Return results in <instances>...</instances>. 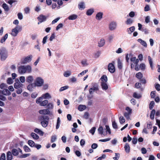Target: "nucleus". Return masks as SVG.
I'll list each match as a JSON object with an SVG mask.
<instances>
[{
	"label": "nucleus",
	"mask_w": 160,
	"mask_h": 160,
	"mask_svg": "<svg viewBox=\"0 0 160 160\" xmlns=\"http://www.w3.org/2000/svg\"><path fill=\"white\" fill-rule=\"evenodd\" d=\"M51 96L48 93H46L42 94L41 97L37 98L36 99V103L41 106H45L48 103V101L47 100L42 101V98L44 99H50Z\"/></svg>",
	"instance_id": "1"
},
{
	"label": "nucleus",
	"mask_w": 160,
	"mask_h": 160,
	"mask_svg": "<svg viewBox=\"0 0 160 160\" xmlns=\"http://www.w3.org/2000/svg\"><path fill=\"white\" fill-rule=\"evenodd\" d=\"M31 67L29 65H28L26 66H21L18 68V72L21 74L24 73L26 72L30 73L31 72Z\"/></svg>",
	"instance_id": "2"
},
{
	"label": "nucleus",
	"mask_w": 160,
	"mask_h": 160,
	"mask_svg": "<svg viewBox=\"0 0 160 160\" xmlns=\"http://www.w3.org/2000/svg\"><path fill=\"white\" fill-rule=\"evenodd\" d=\"M49 119L47 115H42L39 117V119L41 121V123L43 127L46 128L47 127L48 124V122L45 120H48Z\"/></svg>",
	"instance_id": "3"
},
{
	"label": "nucleus",
	"mask_w": 160,
	"mask_h": 160,
	"mask_svg": "<svg viewBox=\"0 0 160 160\" xmlns=\"http://www.w3.org/2000/svg\"><path fill=\"white\" fill-rule=\"evenodd\" d=\"M0 55L1 60L4 61L8 57V52L5 50L2 49L0 50Z\"/></svg>",
	"instance_id": "4"
},
{
	"label": "nucleus",
	"mask_w": 160,
	"mask_h": 160,
	"mask_svg": "<svg viewBox=\"0 0 160 160\" xmlns=\"http://www.w3.org/2000/svg\"><path fill=\"white\" fill-rule=\"evenodd\" d=\"M44 83V80L41 78L38 77L36 78L34 84L37 87L42 86Z\"/></svg>",
	"instance_id": "5"
},
{
	"label": "nucleus",
	"mask_w": 160,
	"mask_h": 160,
	"mask_svg": "<svg viewBox=\"0 0 160 160\" xmlns=\"http://www.w3.org/2000/svg\"><path fill=\"white\" fill-rule=\"evenodd\" d=\"M114 62L113 61L112 62L109 63L108 66V70L111 73H114L115 71V68L114 65Z\"/></svg>",
	"instance_id": "6"
},
{
	"label": "nucleus",
	"mask_w": 160,
	"mask_h": 160,
	"mask_svg": "<svg viewBox=\"0 0 160 160\" xmlns=\"http://www.w3.org/2000/svg\"><path fill=\"white\" fill-rule=\"evenodd\" d=\"M32 56L30 55L26 57L24 59L21 60V64H24L30 62L32 60Z\"/></svg>",
	"instance_id": "7"
},
{
	"label": "nucleus",
	"mask_w": 160,
	"mask_h": 160,
	"mask_svg": "<svg viewBox=\"0 0 160 160\" xmlns=\"http://www.w3.org/2000/svg\"><path fill=\"white\" fill-rule=\"evenodd\" d=\"M15 81L16 82L14 85V87L15 88L18 89V88L22 87L23 84L20 82L18 79H16Z\"/></svg>",
	"instance_id": "8"
},
{
	"label": "nucleus",
	"mask_w": 160,
	"mask_h": 160,
	"mask_svg": "<svg viewBox=\"0 0 160 160\" xmlns=\"http://www.w3.org/2000/svg\"><path fill=\"white\" fill-rule=\"evenodd\" d=\"M37 18L38 21H40V22H43L46 21L47 17L43 15H40Z\"/></svg>",
	"instance_id": "9"
},
{
	"label": "nucleus",
	"mask_w": 160,
	"mask_h": 160,
	"mask_svg": "<svg viewBox=\"0 0 160 160\" xmlns=\"http://www.w3.org/2000/svg\"><path fill=\"white\" fill-rule=\"evenodd\" d=\"M101 86L103 90L106 91L108 89V87L107 83L101 82Z\"/></svg>",
	"instance_id": "10"
},
{
	"label": "nucleus",
	"mask_w": 160,
	"mask_h": 160,
	"mask_svg": "<svg viewBox=\"0 0 160 160\" xmlns=\"http://www.w3.org/2000/svg\"><path fill=\"white\" fill-rule=\"evenodd\" d=\"M116 23L115 22H112L109 24V28L111 30H114L116 27Z\"/></svg>",
	"instance_id": "11"
},
{
	"label": "nucleus",
	"mask_w": 160,
	"mask_h": 160,
	"mask_svg": "<svg viewBox=\"0 0 160 160\" xmlns=\"http://www.w3.org/2000/svg\"><path fill=\"white\" fill-rule=\"evenodd\" d=\"M46 106V109H42V110H49L52 109L53 108V104L52 103H48L45 106Z\"/></svg>",
	"instance_id": "12"
},
{
	"label": "nucleus",
	"mask_w": 160,
	"mask_h": 160,
	"mask_svg": "<svg viewBox=\"0 0 160 160\" xmlns=\"http://www.w3.org/2000/svg\"><path fill=\"white\" fill-rule=\"evenodd\" d=\"M128 112H125L124 113V116L127 119H130V116L132 113V111H127Z\"/></svg>",
	"instance_id": "13"
},
{
	"label": "nucleus",
	"mask_w": 160,
	"mask_h": 160,
	"mask_svg": "<svg viewBox=\"0 0 160 160\" xmlns=\"http://www.w3.org/2000/svg\"><path fill=\"white\" fill-rule=\"evenodd\" d=\"M99 90L98 88V86L96 84V86L94 87H93L90 88L89 89V92L90 94H92L93 93L94 91H97Z\"/></svg>",
	"instance_id": "14"
},
{
	"label": "nucleus",
	"mask_w": 160,
	"mask_h": 160,
	"mask_svg": "<svg viewBox=\"0 0 160 160\" xmlns=\"http://www.w3.org/2000/svg\"><path fill=\"white\" fill-rule=\"evenodd\" d=\"M103 14L102 12H98L96 16V19L98 20H100L102 18Z\"/></svg>",
	"instance_id": "15"
},
{
	"label": "nucleus",
	"mask_w": 160,
	"mask_h": 160,
	"mask_svg": "<svg viewBox=\"0 0 160 160\" xmlns=\"http://www.w3.org/2000/svg\"><path fill=\"white\" fill-rule=\"evenodd\" d=\"M34 80L33 77L32 76H29L27 77L26 78V82L30 83L32 82Z\"/></svg>",
	"instance_id": "16"
},
{
	"label": "nucleus",
	"mask_w": 160,
	"mask_h": 160,
	"mask_svg": "<svg viewBox=\"0 0 160 160\" xmlns=\"http://www.w3.org/2000/svg\"><path fill=\"white\" fill-rule=\"evenodd\" d=\"M36 86H35L34 84V83H31L27 87V89L30 91H32L34 88V87H35Z\"/></svg>",
	"instance_id": "17"
},
{
	"label": "nucleus",
	"mask_w": 160,
	"mask_h": 160,
	"mask_svg": "<svg viewBox=\"0 0 160 160\" xmlns=\"http://www.w3.org/2000/svg\"><path fill=\"white\" fill-rule=\"evenodd\" d=\"M125 151L127 153H129L130 152V147L129 144L128 143H126L124 146Z\"/></svg>",
	"instance_id": "18"
},
{
	"label": "nucleus",
	"mask_w": 160,
	"mask_h": 160,
	"mask_svg": "<svg viewBox=\"0 0 160 160\" xmlns=\"http://www.w3.org/2000/svg\"><path fill=\"white\" fill-rule=\"evenodd\" d=\"M101 80V82L107 83L108 81V78L106 75H103L100 78Z\"/></svg>",
	"instance_id": "19"
},
{
	"label": "nucleus",
	"mask_w": 160,
	"mask_h": 160,
	"mask_svg": "<svg viewBox=\"0 0 160 160\" xmlns=\"http://www.w3.org/2000/svg\"><path fill=\"white\" fill-rule=\"evenodd\" d=\"M103 128L102 126H100L98 129V131L99 134L102 135L103 134L104 135H106L107 134V133L105 134H103Z\"/></svg>",
	"instance_id": "20"
},
{
	"label": "nucleus",
	"mask_w": 160,
	"mask_h": 160,
	"mask_svg": "<svg viewBox=\"0 0 160 160\" xmlns=\"http://www.w3.org/2000/svg\"><path fill=\"white\" fill-rule=\"evenodd\" d=\"M12 158L11 152L10 151H8L7 154V159L8 160H11Z\"/></svg>",
	"instance_id": "21"
},
{
	"label": "nucleus",
	"mask_w": 160,
	"mask_h": 160,
	"mask_svg": "<svg viewBox=\"0 0 160 160\" xmlns=\"http://www.w3.org/2000/svg\"><path fill=\"white\" fill-rule=\"evenodd\" d=\"M8 33L6 34L1 39L0 41V42L1 43H3V42H4L6 39L8 38Z\"/></svg>",
	"instance_id": "22"
},
{
	"label": "nucleus",
	"mask_w": 160,
	"mask_h": 160,
	"mask_svg": "<svg viewBox=\"0 0 160 160\" xmlns=\"http://www.w3.org/2000/svg\"><path fill=\"white\" fill-rule=\"evenodd\" d=\"M2 93L4 95H8L10 94V92L8 89H4L2 92Z\"/></svg>",
	"instance_id": "23"
},
{
	"label": "nucleus",
	"mask_w": 160,
	"mask_h": 160,
	"mask_svg": "<svg viewBox=\"0 0 160 160\" xmlns=\"http://www.w3.org/2000/svg\"><path fill=\"white\" fill-rule=\"evenodd\" d=\"M138 41L140 43L145 47H147V45L146 42L142 40L141 39L139 38L138 40Z\"/></svg>",
	"instance_id": "24"
},
{
	"label": "nucleus",
	"mask_w": 160,
	"mask_h": 160,
	"mask_svg": "<svg viewBox=\"0 0 160 160\" xmlns=\"http://www.w3.org/2000/svg\"><path fill=\"white\" fill-rule=\"evenodd\" d=\"M12 153L14 156H17L18 155L19 152L18 150L15 148H13L12 151Z\"/></svg>",
	"instance_id": "25"
},
{
	"label": "nucleus",
	"mask_w": 160,
	"mask_h": 160,
	"mask_svg": "<svg viewBox=\"0 0 160 160\" xmlns=\"http://www.w3.org/2000/svg\"><path fill=\"white\" fill-rule=\"evenodd\" d=\"M34 131L40 135L42 136L43 134V132L38 128H35L34 130Z\"/></svg>",
	"instance_id": "26"
},
{
	"label": "nucleus",
	"mask_w": 160,
	"mask_h": 160,
	"mask_svg": "<svg viewBox=\"0 0 160 160\" xmlns=\"http://www.w3.org/2000/svg\"><path fill=\"white\" fill-rule=\"evenodd\" d=\"M31 136L34 139L38 140L39 138V136L34 132H32Z\"/></svg>",
	"instance_id": "27"
},
{
	"label": "nucleus",
	"mask_w": 160,
	"mask_h": 160,
	"mask_svg": "<svg viewBox=\"0 0 160 160\" xmlns=\"http://www.w3.org/2000/svg\"><path fill=\"white\" fill-rule=\"evenodd\" d=\"M78 8L79 9L82 10L84 9L85 8L84 6V3L83 2H81L78 5Z\"/></svg>",
	"instance_id": "28"
},
{
	"label": "nucleus",
	"mask_w": 160,
	"mask_h": 160,
	"mask_svg": "<svg viewBox=\"0 0 160 160\" xmlns=\"http://www.w3.org/2000/svg\"><path fill=\"white\" fill-rule=\"evenodd\" d=\"M77 18V15L76 14H72L69 16L68 18L69 20H74L76 19Z\"/></svg>",
	"instance_id": "29"
},
{
	"label": "nucleus",
	"mask_w": 160,
	"mask_h": 160,
	"mask_svg": "<svg viewBox=\"0 0 160 160\" xmlns=\"http://www.w3.org/2000/svg\"><path fill=\"white\" fill-rule=\"evenodd\" d=\"M135 76L139 80L141 79L143 77V75L140 72L136 73Z\"/></svg>",
	"instance_id": "30"
},
{
	"label": "nucleus",
	"mask_w": 160,
	"mask_h": 160,
	"mask_svg": "<svg viewBox=\"0 0 160 160\" xmlns=\"http://www.w3.org/2000/svg\"><path fill=\"white\" fill-rule=\"evenodd\" d=\"M2 7L6 11H8L9 10V8L8 5L5 3H3L2 4Z\"/></svg>",
	"instance_id": "31"
},
{
	"label": "nucleus",
	"mask_w": 160,
	"mask_h": 160,
	"mask_svg": "<svg viewBox=\"0 0 160 160\" xmlns=\"http://www.w3.org/2000/svg\"><path fill=\"white\" fill-rule=\"evenodd\" d=\"M105 43V40L103 38L101 39L100 40V41L98 43V46L99 47L103 46L104 45Z\"/></svg>",
	"instance_id": "32"
},
{
	"label": "nucleus",
	"mask_w": 160,
	"mask_h": 160,
	"mask_svg": "<svg viewBox=\"0 0 160 160\" xmlns=\"http://www.w3.org/2000/svg\"><path fill=\"white\" fill-rule=\"evenodd\" d=\"M94 11L93 9H89L86 12V14L88 16H90L94 12Z\"/></svg>",
	"instance_id": "33"
},
{
	"label": "nucleus",
	"mask_w": 160,
	"mask_h": 160,
	"mask_svg": "<svg viewBox=\"0 0 160 160\" xmlns=\"http://www.w3.org/2000/svg\"><path fill=\"white\" fill-rule=\"evenodd\" d=\"M148 58L149 62V63L150 65V66L151 68L152 69L153 67V64H152L153 62H152V58H151V57L150 56H148Z\"/></svg>",
	"instance_id": "34"
},
{
	"label": "nucleus",
	"mask_w": 160,
	"mask_h": 160,
	"mask_svg": "<svg viewBox=\"0 0 160 160\" xmlns=\"http://www.w3.org/2000/svg\"><path fill=\"white\" fill-rule=\"evenodd\" d=\"M118 66L119 69H121L122 68V64L120 59H118Z\"/></svg>",
	"instance_id": "35"
},
{
	"label": "nucleus",
	"mask_w": 160,
	"mask_h": 160,
	"mask_svg": "<svg viewBox=\"0 0 160 160\" xmlns=\"http://www.w3.org/2000/svg\"><path fill=\"white\" fill-rule=\"evenodd\" d=\"M133 96L135 98L137 99H139L142 97V96L140 94H138L136 92H134L133 93Z\"/></svg>",
	"instance_id": "36"
},
{
	"label": "nucleus",
	"mask_w": 160,
	"mask_h": 160,
	"mask_svg": "<svg viewBox=\"0 0 160 160\" xmlns=\"http://www.w3.org/2000/svg\"><path fill=\"white\" fill-rule=\"evenodd\" d=\"M28 144L31 147H33L35 146V143L32 140H29L28 141Z\"/></svg>",
	"instance_id": "37"
},
{
	"label": "nucleus",
	"mask_w": 160,
	"mask_h": 160,
	"mask_svg": "<svg viewBox=\"0 0 160 160\" xmlns=\"http://www.w3.org/2000/svg\"><path fill=\"white\" fill-rule=\"evenodd\" d=\"M86 106L84 105H80L78 107V110H84L86 108Z\"/></svg>",
	"instance_id": "38"
},
{
	"label": "nucleus",
	"mask_w": 160,
	"mask_h": 160,
	"mask_svg": "<svg viewBox=\"0 0 160 160\" xmlns=\"http://www.w3.org/2000/svg\"><path fill=\"white\" fill-rule=\"evenodd\" d=\"M60 118L59 117H58V118L57 120V124H56V129H57L59 128L60 125Z\"/></svg>",
	"instance_id": "39"
},
{
	"label": "nucleus",
	"mask_w": 160,
	"mask_h": 160,
	"mask_svg": "<svg viewBox=\"0 0 160 160\" xmlns=\"http://www.w3.org/2000/svg\"><path fill=\"white\" fill-rule=\"evenodd\" d=\"M139 67L140 69L142 70H144L146 68V65L143 63L140 64Z\"/></svg>",
	"instance_id": "40"
},
{
	"label": "nucleus",
	"mask_w": 160,
	"mask_h": 160,
	"mask_svg": "<svg viewBox=\"0 0 160 160\" xmlns=\"http://www.w3.org/2000/svg\"><path fill=\"white\" fill-rule=\"evenodd\" d=\"M156 111H152L150 115V118L153 120L154 118V115Z\"/></svg>",
	"instance_id": "41"
},
{
	"label": "nucleus",
	"mask_w": 160,
	"mask_h": 160,
	"mask_svg": "<svg viewBox=\"0 0 160 160\" xmlns=\"http://www.w3.org/2000/svg\"><path fill=\"white\" fill-rule=\"evenodd\" d=\"M71 74L70 72L69 71H68L65 72L64 73V76L66 77H68L70 76Z\"/></svg>",
	"instance_id": "42"
},
{
	"label": "nucleus",
	"mask_w": 160,
	"mask_h": 160,
	"mask_svg": "<svg viewBox=\"0 0 160 160\" xmlns=\"http://www.w3.org/2000/svg\"><path fill=\"white\" fill-rule=\"evenodd\" d=\"M119 122L121 124H122L125 122V119L123 117L121 116L119 118Z\"/></svg>",
	"instance_id": "43"
},
{
	"label": "nucleus",
	"mask_w": 160,
	"mask_h": 160,
	"mask_svg": "<svg viewBox=\"0 0 160 160\" xmlns=\"http://www.w3.org/2000/svg\"><path fill=\"white\" fill-rule=\"evenodd\" d=\"M12 32L15 33L14 34L13 33L12 34V35L13 36H16L17 35V34L18 33V31L15 28H14L12 30Z\"/></svg>",
	"instance_id": "44"
},
{
	"label": "nucleus",
	"mask_w": 160,
	"mask_h": 160,
	"mask_svg": "<svg viewBox=\"0 0 160 160\" xmlns=\"http://www.w3.org/2000/svg\"><path fill=\"white\" fill-rule=\"evenodd\" d=\"M39 112L41 114H48L50 113V111H39Z\"/></svg>",
	"instance_id": "45"
},
{
	"label": "nucleus",
	"mask_w": 160,
	"mask_h": 160,
	"mask_svg": "<svg viewBox=\"0 0 160 160\" xmlns=\"http://www.w3.org/2000/svg\"><path fill=\"white\" fill-rule=\"evenodd\" d=\"M133 22V20L131 18H128L126 22V23L127 25L132 24Z\"/></svg>",
	"instance_id": "46"
},
{
	"label": "nucleus",
	"mask_w": 160,
	"mask_h": 160,
	"mask_svg": "<svg viewBox=\"0 0 160 160\" xmlns=\"http://www.w3.org/2000/svg\"><path fill=\"white\" fill-rule=\"evenodd\" d=\"M23 149L25 152H29L31 151L30 148L26 145L24 146Z\"/></svg>",
	"instance_id": "47"
},
{
	"label": "nucleus",
	"mask_w": 160,
	"mask_h": 160,
	"mask_svg": "<svg viewBox=\"0 0 160 160\" xmlns=\"http://www.w3.org/2000/svg\"><path fill=\"white\" fill-rule=\"evenodd\" d=\"M69 88V87L68 86H65L62 87H61L59 91L60 92H62V91H63L64 90H65L67 89H68Z\"/></svg>",
	"instance_id": "48"
},
{
	"label": "nucleus",
	"mask_w": 160,
	"mask_h": 160,
	"mask_svg": "<svg viewBox=\"0 0 160 160\" xmlns=\"http://www.w3.org/2000/svg\"><path fill=\"white\" fill-rule=\"evenodd\" d=\"M30 155V154H24L20 155L19 157L20 158H25L29 156Z\"/></svg>",
	"instance_id": "49"
},
{
	"label": "nucleus",
	"mask_w": 160,
	"mask_h": 160,
	"mask_svg": "<svg viewBox=\"0 0 160 160\" xmlns=\"http://www.w3.org/2000/svg\"><path fill=\"white\" fill-rule=\"evenodd\" d=\"M22 87H20V88H18L17 89V90L16 91V93L18 94H21L22 92Z\"/></svg>",
	"instance_id": "50"
},
{
	"label": "nucleus",
	"mask_w": 160,
	"mask_h": 160,
	"mask_svg": "<svg viewBox=\"0 0 160 160\" xmlns=\"http://www.w3.org/2000/svg\"><path fill=\"white\" fill-rule=\"evenodd\" d=\"M112 126L113 128L117 129L118 128V126L115 121L112 122Z\"/></svg>",
	"instance_id": "51"
},
{
	"label": "nucleus",
	"mask_w": 160,
	"mask_h": 160,
	"mask_svg": "<svg viewBox=\"0 0 160 160\" xmlns=\"http://www.w3.org/2000/svg\"><path fill=\"white\" fill-rule=\"evenodd\" d=\"M89 116V114L88 112H85L83 116L84 118L86 119H88V118Z\"/></svg>",
	"instance_id": "52"
},
{
	"label": "nucleus",
	"mask_w": 160,
	"mask_h": 160,
	"mask_svg": "<svg viewBox=\"0 0 160 160\" xmlns=\"http://www.w3.org/2000/svg\"><path fill=\"white\" fill-rule=\"evenodd\" d=\"M56 139V137L55 135L52 136L51 137V142L52 143L55 141Z\"/></svg>",
	"instance_id": "53"
},
{
	"label": "nucleus",
	"mask_w": 160,
	"mask_h": 160,
	"mask_svg": "<svg viewBox=\"0 0 160 160\" xmlns=\"http://www.w3.org/2000/svg\"><path fill=\"white\" fill-rule=\"evenodd\" d=\"M106 128V132H108L109 134H111V130L108 125H106L105 126Z\"/></svg>",
	"instance_id": "54"
},
{
	"label": "nucleus",
	"mask_w": 160,
	"mask_h": 160,
	"mask_svg": "<svg viewBox=\"0 0 160 160\" xmlns=\"http://www.w3.org/2000/svg\"><path fill=\"white\" fill-rule=\"evenodd\" d=\"M141 84L140 83L137 82L135 84V87L137 88H141Z\"/></svg>",
	"instance_id": "55"
},
{
	"label": "nucleus",
	"mask_w": 160,
	"mask_h": 160,
	"mask_svg": "<svg viewBox=\"0 0 160 160\" xmlns=\"http://www.w3.org/2000/svg\"><path fill=\"white\" fill-rule=\"evenodd\" d=\"M7 83L8 84H12L13 82L12 80V78H8V79L7 80Z\"/></svg>",
	"instance_id": "56"
},
{
	"label": "nucleus",
	"mask_w": 160,
	"mask_h": 160,
	"mask_svg": "<svg viewBox=\"0 0 160 160\" xmlns=\"http://www.w3.org/2000/svg\"><path fill=\"white\" fill-rule=\"evenodd\" d=\"M154 105V102L153 101H151L149 104V109L150 110L152 109V108L153 107Z\"/></svg>",
	"instance_id": "57"
},
{
	"label": "nucleus",
	"mask_w": 160,
	"mask_h": 160,
	"mask_svg": "<svg viewBox=\"0 0 160 160\" xmlns=\"http://www.w3.org/2000/svg\"><path fill=\"white\" fill-rule=\"evenodd\" d=\"M6 159L5 154L4 153L2 154L0 158V160H5Z\"/></svg>",
	"instance_id": "58"
},
{
	"label": "nucleus",
	"mask_w": 160,
	"mask_h": 160,
	"mask_svg": "<svg viewBox=\"0 0 160 160\" xmlns=\"http://www.w3.org/2000/svg\"><path fill=\"white\" fill-rule=\"evenodd\" d=\"M95 127H93L91 129V130H90L89 132L92 135H93L95 132Z\"/></svg>",
	"instance_id": "59"
},
{
	"label": "nucleus",
	"mask_w": 160,
	"mask_h": 160,
	"mask_svg": "<svg viewBox=\"0 0 160 160\" xmlns=\"http://www.w3.org/2000/svg\"><path fill=\"white\" fill-rule=\"evenodd\" d=\"M63 26V24L62 23H60L58 24L56 28V30H58L60 28H62Z\"/></svg>",
	"instance_id": "60"
},
{
	"label": "nucleus",
	"mask_w": 160,
	"mask_h": 160,
	"mask_svg": "<svg viewBox=\"0 0 160 160\" xmlns=\"http://www.w3.org/2000/svg\"><path fill=\"white\" fill-rule=\"evenodd\" d=\"M106 156L105 154H103L102 156L100 157L99 158H98L97 159V160H102V159H104L106 158Z\"/></svg>",
	"instance_id": "61"
},
{
	"label": "nucleus",
	"mask_w": 160,
	"mask_h": 160,
	"mask_svg": "<svg viewBox=\"0 0 160 160\" xmlns=\"http://www.w3.org/2000/svg\"><path fill=\"white\" fill-rule=\"evenodd\" d=\"M141 151L142 152V153L143 154H146L147 152V151L146 149L144 148H141Z\"/></svg>",
	"instance_id": "62"
},
{
	"label": "nucleus",
	"mask_w": 160,
	"mask_h": 160,
	"mask_svg": "<svg viewBox=\"0 0 160 160\" xmlns=\"http://www.w3.org/2000/svg\"><path fill=\"white\" fill-rule=\"evenodd\" d=\"M38 95V94L36 92H33L32 93L31 95V97L33 98H35L37 97Z\"/></svg>",
	"instance_id": "63"
},
{
	"label": "nucleus",
	"mask_w": 160,
	"mask_h": 160,
	"mask_svg": "<svg viewBox=\"0 0 160 160\" xmlns=\"http://www.w3.org/2000/svg\"><path fill=\"white\" fill-rule=\"evenodd\" d=\"M155 88L157 91H160V85L159 84H156Z\"/></svg>",
	"instance_id": "64"
}]
</instances>
